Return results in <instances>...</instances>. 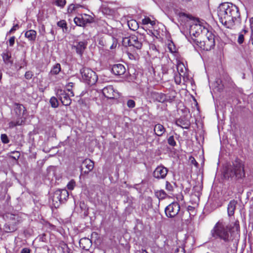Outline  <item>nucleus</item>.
Returning a JSON list of instances; mask_svg holds the SVG:
<instances>
[{
  "label": "nucleus",
  "instance_id": "nucleus-1",
  "mask_svg": "<svg viewBox=\"0 0 253 253\" xmlns=\"http://www.w3.org/2000/svg\"><path fill=\"white\" fill-rule=\"evenodd\" d=\"M217 15L220 22L227 28L236 29L240 25L239 8L232 3H221L218 7Z\"/></svg>",
  "mask_w": 253,
  "mask_h": 253
},
{
  "label": "nucleus",
  "instance_id": "nucleus-2",
  "mask_svg": "<svg viewBox=\"0 0 253 253\" xmlns=\"http://www.w3.org/2000/svg\"><path fill=\"white\" fill-rule=\"evenodd\" d=\"M239 222L236 220L233 226H228L223 219L219 220L211 230V236L216 239L223 240L225 243L232 241L239 235Z\"/></svg>",
  "mask_w": 253,
  "mask_h": 253
},
{
  "label": "nucleus",
  "instance_id": "nucleus-3",
  "mask_svg": "<svg viewBox=\"0 0 253 253\" xmlns=\"http://www.w3.org/2000/svg\"><path fill=\"white\" fill-rule=\"evenodd\" d=\"M113 35V43L112 44V49L116 48L118 44V42L122 39L123 44L126 46H133L136 49L139 50L142 46L143 42L145 40V36L143 34L136 33L134 35H131L128 37L123 38L122 33L121 30L113 29L112 31Z\"/></svg>",
  "mask_w": 253,
  "mask_h": 253
},
{
  "label": "nucleus",
  "instance_id": "nucleus-4",
  "mask_svg": "<svg viewBox=\"0 0 253 253\" xmlns=\"http://www.w3.org/2000/svg\"><path fill=\"white\" fill-rule=\"evenodd\" d=\"M188 27L187 31L181 32L185 35L187 39L192 44H194V39H200L203 34L207 32L208 25L206 23L200 21L198 19L188 20L186 23Z\"/></svg>",
  "mask_w": 253,
  "mask_h": 253
},
{
  "label": "nucleus",
  "instance_id": "nucleus-5",
  "mask_svg": "<svg viewBox=\"0 0 253 253\" xmlns=\"http://www.w3.org/2000/svg\"><path fill=\"white\" fill-rule=\"evenodd\" d=\"M225 178L241 179L245 177V164L239 159L236 158L228 165L224 171Z\"/></svg>",
  "mask_w": 253,
  "mask_h": 253
},
{
  "label": "nucleus",
  "instance_id": "nucleus-6",
  "mask_svg": "<svg viewBox=\"0 0 253 253\" xmlns=\"http://www.w3.org/2000/svg\"><path fill=\"white\" fill-rule=\"evenodd\" d=\"M194 43L203 50H210L215 45L214 36L208 29L207 32L203 34L200 39H194Z\"/></svg>",
  "mask_w": 253,
  "mask_h": 253
},
{
  "label": "nucleus",
  "instance_id": "nucleus-7",
  "mask_svg": "<svg viewBox=\"0 0 253 253\" xmlns=\"http://www.w3.org/2000/svg\"><path fill=\"white\" fill-rule=\"evenodd\" d=\"M14 112L17 117V120L12 121L8 123L9 128H13L18 126H21L25 124L27 111L26 107L22 104L18 103H14Z\"/></svg>",
  "mask_w": 253,
  "mask_h": 253
},
{
  "label": "nucleus",
  "instance_id": "nucleus-8",
  "mask_svg": "<svg viewBox=\"0 0 253 253\" xmlns=\"http://www.w3.org/2000/svg\"><path fill=\"white\" fill-rule=\"evenodd\" d=\"M4 218L9 221V223L4 224L3 229L5 232H13L17 229V225L23 221L22 217L19 214H13L6 212L4 215Z\"/></svg>",
  "mask_w": 253,
  "mask_h": 253
},
{
  "label": "nucleus",
  "instance_id": "nucleus-9",
  "mask_svg": "<svg viewBox=\"0 0 253 253\" xmlns=\"http://www.w3.org/2000/svg\"><path fill=\"white\" fill-rule=\"evenodd\" d=\"M81 73L83 79L88 84L92 85L94 84L97 80L98 77L95 72L91 69L84 67L81 70Z\"/></svg>",
  "mask_w": 253,
  "mask_h": 253
},
{
  "label": "nucleus",
  "instance_id": "nucleus-10",
  "mask_svg": "<svg viewBox=\"0 0 253 253\" xmlns=\"http://www.w3.org/2000/svg\"><path fill=\"white\" fill-rule=\"evenodd\" d=\"M69 197V192L66 189L57 190L53 195V202L59 204L64 203Z\"/></svg>",
  "mask_w": 253,
  "mask_h": 253
},
{
  "label": "nucleus",
  "instance_id": "nucleus-11",
  "mask_svg": "<svg viewBox=\"0 0 253 253\" xmlns=\"http://www.w3.org/2000/svg\"><path fill=\"white\" fill-rule=\"evenodd\" d=\"M180 211V206L177 203H172L165 209L166 215L169 217L176 216Z\"/></svg>",
  "mask_w": 253,
  "mask_h": 253
},
{
  "label": "nucleus",
  "instance_id": "nucleus-12",
  "mask_svg": "<svg viewBox=\"0 0 253 253\" xmlns=\"http://www.w3.org/2000/svg\"><path fill=\"white\" fill-rule=\"evenodd\" d=\"M56 95L58 99L61 101L63 105L69 106L72 102L70 94L67 93L66 90L58 89Z\"/></svg>",
  "mask_w": 253,
  "mask_h": 253
},
{
  "label": "nucleus",
  "instance_id": "nucleus-13",
  "mask_svg": "<svg viewBox=\"0 0 253 253\" xmlns=\"http://www.w3.org/2000/svg\"><path fill=\"white\" fill-rule=\"evenodd\" d=\"M168 169L163 165L158 166L153 173V176L157 179H164L167 176Z\"/></svg>",
  "mask_w": 253,
  "mask_h": 253
},
{
  "label": "nucleus",
  "instance_id": "nucleus-14",
  "mask_svg": "<svg viewBox=\"0 0 253 253\" xmlns=\"http://www.w3.org/2000/svg\"><path fill=\"white\" fill-rule=\"evenodd\" d=\"M87 42L85 41H75L73 42L72 48L75 49L76 53L82 56L86 47Z\"/></svg>",
  "mask_w": 253,
  "mask_h": 253
},
{
  "label": "nucleus",
  "instance_id": "nucleus-15",
  "mask_svg": "<svg viewBox=\"0 0 253 253\" xmlns=\"http://www.w3.org/2000/svg\"><path fill=\"white\" fill-rule=\"evenodd\" d=\"M94 168V162L91 159H85L83 162L80 166L81 173H88Z\"/></svg>",
  "mask_w": 253,
  "mask_h": 253
},
{
  "label": "nucleus",
  "instance_id": "nucleus-16",
  "mask_svg": "<svg viewBox=\"0 0 253 253\" xmlns=\"http://www.w3.org/2000/svg\"><path fill=\"white\" fill-rule=\"evenodd\" d=\"M126 72V68L122 64H117L112 65V73L115 76L121 77Z\"/></svg>",
  "mask_w": 253,
  "mask_h": 253
},
{
  "label": "nucleus",
  "instance_id": "nucleus-17",
  "mask_svg": "<svg viewBox=\"0 0 253 253\" xmlns=\"http://www.w3.org/2000/svg\"><path fill=\"white\" fill-rule=\"evenodd\" d=\"M92 241L88 238L84 237L80 240V247L84 251H88L92 246Z\"/></svg>",
  "mask_w": 253,
  "mask_h": 253
},
{
  "label": "nucleus",
  "instance_id": "nucleus-18",
  "mask_svg": "<svg viewBox=\"0 0 253 253\" xmlns=\"http://www.w3.org/2000/svg\"><path fill=\"white\" fill-rule=\"evenodd\" d=\"M3 61L6 65H11L13 61L11 60V53L8 50H5L1 54Z\"/></svg>",
  "mask_w": 253,
  "mask_h": 253
},
{
  "label": "nucleus",
  "instance_id": "nucleus-19",
  "mask_svg": "<svg viewBox=\"0 0 253 253\" xmlns=\"http://www.w3.org/2000/svg\"><path fill=\"white\" fill-rule=\"evenodd\" d=\"M154 131L156 135L162 136L166 132V128L161 124H157L154 126Z\"/></svg>",
  "mask_w": 253,
  "mask_h": 253
},
{
  "label": "nucleus",
  "instance_id": "nucleus-20",
  "mask_svg": "<svg viewBox=\"0 0 253 253\" xmlns=\"http://www.w3.org/2000/svg\"><path fill=\"white\" fill-rule=\"evenodd\" d=\"M237 203V202L235 200H232L228 204L227 212L229 216H231L234 215Z\"/></svg>",
  "mask_w": 253,
  "mask_h": 253
},
{
  "label": "nucleus",
  "instance_id": "nucleus-21",
  "mask_svg": "<svg viewBox=\"0 0 253 253\" xmlns=\"http://www.w3.org/2000/svg\"><path fill=\"white\" fill-rule=\"evenodd\" d=\"M25 37L29 41L34 42L37 37V32L34 30H28L25 33Z\"/></svg>",
  "mask_w": 253,
  "mask_h": 253
},
{
  "label": "nucleus",
  "instance_id": "nucleus-22",
  "mask_svg": "<svg viewBox=\"0 0 253 253\" xmlns=\"http://www.w3.org/2000/svg\"><path fill=\"white\" fill-rule=\"evenodd\" d=\"M153 97L157 101L159 102H164L166 100V95L159 92H153Z\"/></svg>",
  "mask_w": 253,
  "mask_h": 253
},
{
  "label": "nucleus",
  "instance_id": "nucleus-23",
  "mask_svg": "<svg viewBox=\"0 0 253 253\" xmlns=\"http://www.w3.org/2000/svg\"><path fill=\"white\" fill-rule=\"evenodd\" d=\"M248 33V30L247 28H244L238 35L237 42L239 44H242L244 41L245 36Z\"/></svg>",
  "mask_w": 253,
  "mask_h": 253
},
{
  "label": "nucleus",
  "instance_id": "nucleus-24",
  "mask_svg": "<svg viewBox=\"0 0 253 253\" xmlns=\"http://www.w3.org/2000/svg\"><path fill=\"white\" fill-rule=\"evenodd\" d=\"M84 21V19L83 15H81L78 17H76L74 19V23L76 25L80 27H84L85 25Z\"/></svg>",
  "mask_w": 253,
  "mask_h": 253
},
{
  "label": "nucleus",
  "instance_id": "nucleus-25",
  "mask_svg": "<svg viewBox=\"0 0 253 253\" xmlns=\"http://www.w3.org/2000/svg\"><path fill=\"white\" fill-rule=\"evenodd\" d=\"M27 66V61L26 59V57H24L23 59H21L20 60L18 61L16 64L15 66L17 69V70L19 71L21 70L22 68L24 67H26Z\"/></svg>",
  "mask_w": 253,
  "mask_h": 253
},
{
  "label": "nucleus",
  "instance_id": "nucleus-26",
  "mask_svg": "<svg viewBox=\"0 0 253 253\" xmlns=\"http://www.w3.org/2000/svg\"><path fill=\"white\" fill-rule=\"evenodd\" d=\"M61 65L59 63L55 64L51 68L50 74L53 75H56L61 71Z\"/></svg>",
  "mask_w": 253,
  "mask_h": 253
},
{
  "label": "nucleus",
  "instance_id": "nucleus-27",
  "mask_svg": "<svg viewBox=\"0 0 253 253\" xmlns=\"http://www.w3.org/2000/svg\"><path fill=\"white\" fill-rule=\"evenodd\" d=\"M127 25L129 28L133 31H135L138 28V25L135 20H130L127 21Z\"/></svg>",
  "mask_w": 253,
  "mask_h": 253
},
{
  "label": "nucleus",
  "instance_id": "nucleus-28",
  "mask_svg": "<svg viewBox=\"0 0 253 253\" xmlns=\"http://www.w3.org/2000/svg\"><path fill=\"white\" fill-rule=\"evenodd\" d=\"M177 70L179 73V76L184 77L185 76L184 70H186L184 65L182 63L178 64Z\"/></svg>",
  "mask_w": 253,
  "mask_h": 253
},
{
  "label": "nucleus",
  "instance_id": "nucleus-29",
  "mask_svg": "<svg viewBox=\"0 0 253 253\" xmlns=\"http://www.w3.org/2000/svg\"><path fill=\"white\" fill-rule=\"evenodd\" d=\"M111 90V85H109L106 87H104L102 89V93L103 95L106 97L107 98H111V97L110 96L111 93L110 92V91Z\"/></svg>",
  "mask_w": 253,
  "mask_h": 253
},
{
  "label": "nucleus",
  "instance_id": "nucleus-30",
  "mask_svg": "<svg viewBox=\"0 0 253 253\" xmlns=\"http://www.w3.org/2000/svg\"><path fill=\"white\" fill-rule=\"evenodd\" d=\"M74 84L72 82L69 83L66 85V90L68 91V93L70 94V95L71 96H74V93L73 91V87H74Z\"/></svg>",
  "mask_w": 253,
  "mask_h": 253
},
{
  "label": "nucleus",
  "instance_id": "nucleus-31",
  "mask_svg": "<svg viewBox=\"0 0 253 253\" xmlns=\"http://www.w3.org/2000/svg\"><path fill=\"white\" fill-rule=\"evenodd\" d=\"M176 92L172 91L169 94L166 95V102H171L174 101L175 97Z\"/></svg>",
  "mask_w": 253,
  "mask_h": 253
},
{
  "label": "nucleus",
  "instance_id": "nucleus-32",
  "mask_svg": "<svg viewBox=\"0 0 253 253\" xmlns=\"http://www.w3.org/2000/svg\"><path fill=\"white\" fill-rule=\"evenodd\" d=\"M49 102L52 108H56L58 107L59 103L57 99L55 97H51Z\"/></svg>",
  "mask_w": 253,
  "mask_h": 253
},
{
  "label": "nucleus",
  "instance_id": "nucleus-33",
  "mask_svg": "<svg viewBox=\"0 0 253 253\" xmlns=\"http://www.w3.org/2000/svg\"><path fill=\"white\" fill-rule=\"evenodd\" d=\"M155 195L156 197L159 199H164L165 198L167 195L166 192L163 190L156 192Z\"/></svg>",
  "mask_w": 253,
  "mask_h": 253
},
{
  "label": "nucleus",
  "instance_id": "nucleus-34",
  "mask_svg": "<svg viewBox=\"0 0 253 253\" xmlns=\"http://www.w3.org/2000/svg\"><path fill=\"white\" fill-rule=\"evenodd\" d=\"M79 7L78 6H76L74 4H70L67 8V12L69 14L75 13L77 8Z\"/></svg>",
  "mask_w": 253,
  "mask_h": 253
},
{
  "label": "nucleus",
  "instance_id": "nucleus-35",
  "mask_svg": "<svg viewBox=\"0 0 253 253\" xmlns=\"http://www.w3.org/2000/svg\"><path fill=\"white\" fill-rule=\"evenodd\" d=\"M83 17L84 19V21L85 22V25L87 23H91L93 21V18L91 16H90L88 14H84L83 15Z\"/></svg>",
  "mask_w": 253,
  "mask_h": 253
},
{
  "label": "nucleus",
  "instance_id": "nucleus-36",
  "mask_svg": "<svg viewBox=\"0 0 253 253\" xmlns=\"http://www.w3.org/2000/svg\"><path fill=\"white\" fill-rule=\"evenodd\" d=\"M76 186V182L74 179L71 180L67 185V187L68 190H72L74 189Z\"/></svg>",
  "mask_w": 253,
  "mask_h": 253
},
{
  "label": "nucleus",
  "instance_id": "nucleus-37",
  "mask_svg": "<svg viewBox=\"0 0 253 253\" xmlns=\"http://www.w3.org/2000/svg\"><path fill=\"white\" fill-rule=\"evenodd\" d=\"M66 3V0H56L54 2V4L56 5L59 6L61 8H63L65 6Z\"/></svg>",
  "mask_w": 253,
  "mask_h": 253
},
{
  "label": "nucleus",
  "instance_id": "nucleus-38",
  "mask_svg": "<svg viewBox=\"0 0 253 253\" xmlns=\"http://www.w3.org/2000/svg\"><path fill=\"white\" fill-rule=\"evenodd\" d=\"M57 25L58 27L62 28L63 29H67V23L66 21L64 20H62L58 21L57 23Z\"/></svg>",
  "mask_w": 253,
  "mask_h": 253
},
{
  "label": "nucleus",
  "instance_id": "nucleus-39",
  "mask_svg": "<svg viewBox=\"0 0 253 253\" xmlns=\"http://www.w3.org/2000/svg\"><path fill=\"white\" fill-rule=\"evenodd\" d=\"M142 24L144 25H147L148 24H150L151 25H153L155 24L154 21H151L150 20V19L148 17H146V18H144L143 19H142Z\"/></svg>",
  "mask_w": 253,
  "mask_h": 253
},
{
  "label": "nucleus",
  "instance_id": "nucleus-40",
  "mask_svg": "<svg viewBox=\"0 0 253 253\" xmlns=\"http://www.w3.org/2000/svg\"><path fill=\"white\" fill-rule=\"evenodd\" d=\"M10 153L13 154V155H10V157L15 160H17L20 155L19 152L18 151H12Z\"/></svg>",
  "mask_w": 253,
  "mask_h": 253
},
{
  "label": "nucleus",
  "instance_id": "nucleus-41",
  "mask_svg": "<svg viewBox=\"0 0 253 253\" xmlns=\"http://www.w3.org/2000/svg\"><path fill=\"white\" fill-rule=\"evenodd\" d=\"M168 143L171 146H175L176 145V142L174 140V137L170 136L168 139Z\"/></svg>",
  "mask_w": 253,
  "mask_h": 253
},
{
  "label": "nucleus",
  "instance_id": "nucleus-42",
  "mask_svg": "<svg viewBox=\"0 0 253 253\" xmlns=\"http://www.w3.org/2000/svg\"><path fill=\"white\" fill-rule=\"evenodd\" d=\"M33 76H34L33 73L31 71H28L26 72V73H25V75H24V77H25V79H26L27 80H31L32 78V77H33Z\"/></svg>",
  "mask_w": 253,
  "mask_h": 253
},
{
  "label": "nucleus",
  "instance_id": "nucleus-43",
  "mask_svg": "<svg viewBox=\"0 0 253 253\" xmlns=\"http://www.w3.org/2000/svg\"><path fill=\"white\" fill-rule=\"evenodd\" d=\"M121 96L120 93L117 91L113 90L112 92V99H118Z\"/></svg>",
  "mask_w": 253,
  "mask_h": 253
},
{
  "label": "nucleus",
  "instance_id": "nucleus-44",
  "mask_svg": "<svg viewBox=\"0 0 253 253\" xmlns=\"http://www.w3.org/2000/svg\"><path fill=\"white\" fill-rule=\"evenodd\" d=\"M250 28L252 31L250 42H251L252 44L253 45V20L252 21L251 20H250Z\"/></svg>",
  "mask_w": 253,
  "mask_h": 253
},
{
  "label": "nucleus",
  "instance_id": "nucleus-45",
  "mask_svg": "<svg viewBox=\"0 0 253 253\" xmlns=\"http://www.w3.org/2000/svg\"><path fill=\"white\" fill-rule=\"evenodd\" d=\"M127 106L130 108H133L135 106V101L131 99L128 100L127 101Z\"/></svg>",
  "mask_w": 253,
  "mask_h": 253
},
{
  "label": "nucleus",
  "instance_id": "nucleus-46",
  "mask_svg": "<svg viewBox=\"0 0 253 253\" xmlns=\"http://www.w3.org/2000/svg\"><path fill=\"white\" fill-rule=\"evenodd\" d=\"M1 139L3 143L6 144L9 142L8 137L5 134H2L1 135Z\"/></svg>",
  "mask_w": 253,
  "mask_h": 253
},
{
  "label": "nucleus",
  "instance_id": "nucleus-47",
  "mask_svg": "<svg viewBox=\"0 0 253 253\" xmlns=\"http://www.w3.org/2000/svg\"><path fill=\"white\" fill-rule=\"evenodd\" d=\"M166 189L169 191H172L173 187L169 182L167 181L166 184Z\"/></svg>",
  "mask_w": 253,
  "mask_h": 253
},
{
  "label": "nucleus",
  "instance_id": "nucleus-48",
  "mask_svg": "<svg viewBox=\"0 0 253 253\" xmlns=\"http://www.w3.org/2000/svg\"><path fill=\"white\" fill-rule=\"evenodd\" d=\"M19 28V25L18 24H15L11 28V29L10 30L9 33H13L14 32H15L16 30H17V29H18Z\"/></svg>",
  "mask_w": 253,
  "mask_h": 253
},
{
  "label": "nucleus",
  "instance_id": "nucleus-49",
  "mask_svg": "<svg viewBox=\"0 0 253 253\" xmlns=\"http://www.w3.org/2000/svg\"><path fill=\"white\" fill-rule=\"evenodd\" d=\"M15 37L14 36L11 37L9 40V44L10 46H13L14 44Z\"/></svg>",
  "mask_w": 253,
  "mask_h": 253
},
{
  "label": "nucleus",
  "instance_id": "nucleus-50",
  "mask_svg": "<svg viewBox=\"0 0 253 253\" xmlns=\"http://www.w3.org/2000/svg\"><path fill=\"white\" fill-rule=\"evenodd\" d=\"M189 160L190 161V162L191 164H193L196 167H198V163L196 162V160L195 159V158L194 157H193L192 156L190 157L189 158Z\"/></svg>",
  "mask_w": 253,
  "mask_h": 253
},
{
  "label": "nucleus",
  "instance_id": "nucleus-51",
  "mask_svg": "<svg viewBox=\"0 0 253 253\" xmlns=\"http://www.w3.org/2000/svg\"><path fill=\"white\" fill-rule=\"evenodd\" d=\"M174 253H185L184 249L183 248H177L175 251Z\"/></svg>",
  "mask_w": 253,
  "mask_h": 253
},
{
  "label": "nucleus",
  "instance_id": "nucleus-52",
  "mask_svg": "<svg viewBox=\"0 0 253 253\" xmlns=\"http://www.w3.org/2000/svg\"><path fill=\"white\" fill-rule=\"evenodd\" d=\"M31 250L28 248H25L22 249L21 253H30Z\"/></svg>",
  "mask_w": 253,
  "mask_h": 253
},
{
  "label": "nucleus",
  "instance_id": "nucleus-53",
  "mask_svg": "<svg viewBox=\"0 0 253 253\" xmlns=\"http://www.w3.org/2000/svg\"><path fill=\"white\" fill-rule=\"evenodd\" d=\"M180 77L181 76H176L174 77L175 81L176 83L177 84H179L181 82Z\"/></svg>",
  "mask_w": 253,
  "mask_h": 253
},
{
  "label": "nucleus",
  "instance_id": "nucleus-54",
  "mask_svg": "<svg viewBox=\"0 0 253 253\" xmlns=\"http://www.w3.org/2000/svg\"><path fill=\"white\" fill-rule=\"evenodd\" d=\"M97 236H98L97 233L96 232H94L92 233V234L91 235V238H94L95 239H97L98 238Z\"/></svg>",
  "mask_w": 253,
  "mask_h": 253
},
{
  "label": "nucleus",
  "instance_id": "nucleus-55",
  "mask_svg": "<svg viewBox=\"0 0 253 253\" xmlns=\"http://www.w3.org/2000/svg\"><path fill=\"white\" fill-rule=\"evenodd\" d=\"M179 123L181 124V121L180 120H178L176 121V124L177 125L180 126L181 125L179 124Z\"/></svg>",
  "mask_w": 253,
  "mask_h": 253
},
{
  "label": "nucleus",
  "instance_id": "nucleus-56",
  "mask_svg": "<svg viewBox=\"0 0 253 253\" xmlns=\"http://www.w3.org/2000/svg\"><path fill=\"white\" fill-rule=\"evenodd\" d=\"M169 48L171 52H174V51L172 49L171 47H170V44H169Z\"/></svg>",
  "mask_w": 253,
  "mask_h": 253
},
{
  "label": "nucleus",
  "instance_id": "nucleus-57",
  "mask_svg": "<svg viewBox=\"0 0 253 253\" xmlns=\"http://www.w3.org/2000/svg\"><path fill=\"white\" fill-rule=\"evenodd\" d=\"M128 56L130 59H132V57H133V55L131 53H128Z\"/></svg>",
  "mask_w": 253,
  "mask_h": 253
},
{
  "label": "nucleus",
  "instance_id": "nucleus-58",
  "mask_svg": "<svg viewBox=\"0 0 253 253\" xmlns=\"http://www.w3.org/2000/svg\"><path fill=\"white\" fill-rule=\"evenodd\" d=\"M116 22L117 23V24L118 25H121V23L120 22L116 21Z\"/></svg>",
  "mask_w": 253,
  "mask_h": 253
},
{
  "label": "nucleus",
  "instance_id": "nucleus-59",
  "mask_svg": "<svg viewBox=\"0 0 253 253\" xmlns=\"http://www.w3.org/2000/svg\"><path fill=\"white\" fill-rule=\"evenodd\" d=\"M2 78V73L0 72V80H1Z\"/></svg>",
  "mask_w": 253,
  "mask_h": 253
},
{
  "label": "nucleus",
  "instance_id": "nucleus-60",
  "mask_svg": "<svg viewBox=\"0 0 253 253\" xmlns=\"http://www.w3.org/2000/svg\"><path fill=\"white\" fill-rule=\"evenodd\" d=\"M50 33H51L52 34H53V33H54V31H53V30H51V31H50Z\"/></svg>",
  "mask_w": 253,
  "mask_h": 253
},
{
  "label": "nucleus",
  "instance_id": "nucleus-61",
  "mask_svg": "<svg viewBox=\"0 0 253 253\" xmlns=\"http://www.w3.org/2000/svg\"><path fill=\"white\" fill-rule=\"evenodd\" d=\"M183 128H187L188 127L187 126H182Z\"/></svg>",
  "mask_w": 253,
  "mask_h": 253
},
{
  "label": "nucleus",
  "instance_id": "nucleus-62",
  "mask_svg": "<svg viewBox=\"0 0 253 253\" xmlns=\"http://www.w3.org/2000/svg\"><path fill=\"white\" fill-rule=\"evenodd\" d=\"M220 81H216V83H218V82H220Z\"/></svg>",
  "mask_w": 253,
  "mask_h": 253
}]
</instances>
